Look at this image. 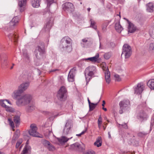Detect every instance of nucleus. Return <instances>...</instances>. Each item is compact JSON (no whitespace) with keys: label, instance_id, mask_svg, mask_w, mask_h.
I'll list each match as a JSON object with an SVG mask.
<instances>
[{"label":"nucleus","instance_id":"obj_59","mask_svg":"<svg viewBox=\"0 0 154 154\" xmlns=\"http://www.w3.org/2000/svg\"><path fill=\"white\" fill-rule=\"evenodd\" d=\"M105 101L104 100H103V103L102 104V106H103V107H104V106H105Z\"/></svg>","mask_w":154,"mask_h":154},{"label":"nucleus","instance_id":"obj_44","mask_svg":"<svg viewBox=\"0 0 154 154\" xmlns=\"http://www.w3.org/2000/svg\"><path fill=\"white\" fill-rule=\"evenodd\" d=\"M147 134V133L144 132H140L138 133V136L140 137H144Z\"/></svg>","mask_w":154,"mask_h":154},{"label":"nucleus","instance_id":"obj_53","mask_svg":"<svg viewBox=\"0 0 154 154\" xmlns=\"http://www.w3.org/2000/svg\"><path fill=\"white\" fill-rule=\"evenodd\" d=\"M88 38H85L82 40V42L83 43H86L88 42Z\"/></svg>","mask_w":154,"mask_h":154},{"label":"nucleus","instance_id":"obj_58","mask_svg":"<svg viewBox=\"0 0 154 154\" xmlns=\"http://www.w3.org/2000/svg\"><path fill=\"white\" fill-rule=\"evenodd\" d=\"M44 114L46 115H50V113H49L48 112H44Z\"/></svg>","mask_w":154,"mask_h":154},{"label":"nucleus","instance_id":"obj_8","mask_svg":"<svg viewBox=\"0 0 154 154\" xmlns=\"http://www.w3.org/2000/svg\"><path fill=\"white\" fill-rule=\"evenodd\" d=\"M76 70V67H73L70 70L67 78L69 82H72L74 81Z\"/></svg>","mask_w":154,"mask_h":154},{"label":"nucleus","instance_id":"obj_4","mask_svg":"<svg viewBox=\"0 0 154 154\" xmlns=\"http://www.w3.org/2000/svg\"><path fill=\"white\" fill-rule=\"evenodd\" d=\"M132 51L131 46L128 44H124L123 47V51L121 56L124 54L125 58H128L130 57Z\"/></svg>","mask_w":154,"mask_h":154},{"label":"nucleus","instance_id":"obj_24","mask_svg":"<svg viewBox=\"0 0 154 154\" xmlns=\"http://www.w3.org/2000/svg\"><path fill=\"white\" fill-rule=\"evenodd\" d=\"M29 85V83L28 82L23 83L19 86V88L23 91L25 90L28 87Z\"/></svg>","mask_w":154,"mask_h":154},{"label":"nucleus","instance_id":"obj_3","mask_svg":"<svg viewBox=\"0 0 154 154\" xmlns=\"http://www.w3.org/2000/svg\"><path fill=\"white\" fill-rule=\"evenodd\" d=\"M32 99V96L29 94H26L21 96L18 99L16 103L19 106H25L29 103Z\"/></svg>","mask_w":154,"mask_h":154},{"label":"nucleus","instance_id":"obj_34","mask_svg":"<svg viewBox=\"0 0 154 154\" xmlns=\"http://www.w3.org/2000/svg\"><path fill=\"white\" fill-rule=\"evenodd\" d=\"M100 101V100H99V102L96 103L94 104L92 103L91 104H90L89 105V111H92L95 108L96 106L97 105L98 103Z\"/></svg>","mask_w":154,"mask_h":154},{"label":"nucleus","instance_id":"obj_35","mask_svg":"<svg viewBox=\"0 0 154 154\" xmlns=\"http://www.w3.org/2000/svg\"><path fill=\"white\" fill-rule=\"evenodd\" d=\"M8 121L9 125L11 127L13 130L14 131V122L12 121V119H8Z\"/></svg>","mask_w":154,"mask_h":154},{"label":"nucleus","instance_id":"obj_23","mask_svg":"<svg viewBox=\"0 0 154 154\" xmlns=\"http://www.w3.org/2000/svg\"><path fill=\"white\" fill-rule=\"evenodd\" d=\"M146 10L149 12H152L154 11V5L151 2H149L146 5Z\"/></svg>","mask_w":154,"mask_h":154},{"label":"nucleus","instance_id":"obj_17","mask_svg":"<svg viewBox=\"0 0 154 154\" xmlns=\"http://www.w3.org/2000/svg\"><path fill=\"white\" fill-rule=\"evenodd\" d=\"M99 57V54L97 53L94 57H91L84 58L82 59V60L85 61L89 60L92 62H96L97 60Z\"/></svg>","mask_w":154,"mask_h":154},{"label":"nucleus","instance_id":"obj_36","mask_svg":"<svg viewBox=\"0 0 154 154\" xmlns=\"http://www.w3.org/2000/svg\"><path fill=\"white\" fill-rule=\"evenodd\" d=\"M6 110L10 112H13L14 111V109L12 107L8 106H7L5 108Z\"/></svg>","mask_w":154,"mask_h":154},{"label":"nucleus","instance_id":"obj_21","mask_svg":"<svg viewBox=\"0 0 154 154\" xmlns=\"http://www.w3.org/2000/svg\"><path fill=\"white\" fill-rule=\"evenodd\" d=\"M7 35L10 39H11L12 40H13L14 42L16 43H17V42L18 36L17 35L14 33H11L9 34H8Z\"/></svg>","mask_w":154,"mask_h":154},{"label":"nucleus","instance_id":"obj_25","mask_svg":"<svg viewBox=\"0 0 154 154\" xmlns=\"http://www.w3.org/2000/svg\"><path fill=\"white\" fill-rule=\"evenodd\" d=\"M102 138L100 137H98L96 139V140L94 143V145L97 147L100 146L102 145Z\"/></svg>","mask_w":154,"mask_h":154},{"label":"nucleus","instance_id":"obj_22","mask_svg":"<svg viewBox=\"0 0 154 154\" xmlns=\"http://www.w3.org/2000/svg\"><path fill=\"white\" fill-rule=\"evenodd\" d=\"M7 102L11 105H12L9 100L7 99H2L0 100V105L2 107L4 108L5 107H6L7 106L6 105V103Z\"/></svg>","mask_w":154,"mask_h":154},{"label":"nucleus","instance_id":"obj_46","mask_svg":"<svg viewBox=\"0 0 154 154\" xmlns=\"http://www.w3.org/2000/svg\"><path fill=\"white\" fill-rule=\"evenodd\" d=\"M47 2V7H49L50 5L53 3L54 0H45Z\"/></svg>","mask_w":154,"mask_h":154},{"label":"nucleus","instance_id":"obj_13","mask_svg":"<svg viewBox=\"0 0 154 154\" xmlns=\"http://www.w3.org/2000/svg\"><path fill=\"white\" fill-rule=\"evenodd\" d=\"M144 88V85L142 83L138 84L137 87L134 88V93L137 94H141L143 91Z\"/></svg>","mask_w":154,"mask_h":154},{"label":"nucleus","instance_id":"obj_30","mask_svg":"<svg viewBox=\"0 0 154 154\" xmlns=\"http://www.w3.org/2000/svg\"><path fill=\"white\" fill-rule=\"evenodd\" d=\"M41 0H32V6L35 8H38L40 5Z\"/></svg>","mask_w":154,"mask_h":154},{"label":"nucleus","instance_id":"obj_47","mask_svg":"<svg viewBox=\"0 0 154 154\" xmlns=\"http://www.w3.org/2000/svg\"><path fill=\"white\" fill-rule=\"evenodd\" d=\"M149 49L154 52V43H151L149 45Z\"/></svg>","mask_w":154,"mask_h":154},{"label":"nucleus","instance_id":"obj_20","mask_svg":"<svg viewBox=\"0 0 154 154\" xmlns=\"http://www.w3.org/2000/svg\"><path fill=\"white\" fill-rule=\"evenodd\" d=\"M18 5L21 8L20 10V11H23V8L26 5V0H18Z\"/></svg>","mask_w":154,"mask_h":154},{"label":"nucleus","instance_id":"obj_55","mask_svg":"<svg viewBox=\"0 0 154 154\" xmlns=\"http://www.w3.org/2000/svg\"><path fill=\"white\" fill-rule=\"evenodd\" d=\"M20 131L18 130H17L14 133V134H16L17 135L19 136L20 135Z\"/></svg>","mask_w":154,"mask_h":154},{"label":"nucleus","instance_id":"obj_54","mask_svg":"<svg viewBox=\"0 0 154 154\" xmlns=\"http://www.w3.org/2000/svg\"><path fill=\"white\" fill-rule=\"evenodd\" d=\"M107 26V25L106 24H105V25H103V26H102V29L103 30H105L106 29V26Z\"/></svg>","mask_w":154,"mask_h":154},{"label":"nucleus","instance_id":"obj_31","mask_svg":"<svg viewBox=\"0 0 154 154\" xmlns=\"http://www.w3.org/2000/svg\"><path fill=\"white\" fill-rule=\"evenodd\" d=\"M120 103H121L122 107L125 108L128 107L130 105L129 101L128 100H124L121 101Z\"/></svg>","mask_w":154,"mask_h":154},{"label":"nucleus","instance_id":"obj_14","mask_svg":"<svg viewBox=\"0 0 154 154\" xmlns=\"http://www.w3.org/2000/svg\"><path fill=\"white\" fill-rule=\"evenodd\" d=\"M53 25V24L52 22L51 21L48 22L44 26L42 30V31L44 32H49Z\"/></svg>","mask_w":154,"mask_h":154},{"label":"nucleus","instance_id":"obj_41","mask_svg":"<svg viewBox=\"0 0 154 154\" xmlns=\"http://www.w3.org/2000/svg\"><path fill=\"white\" fill-rule=\"evenodd\" d=\"M52 133V132L51 130H49V129H47L45 132V136H49Z\"/></svg>","mask_w":154,"mask_h":154},{"label":"nucleus","instance_id":"obj_29","mask_svg":"<svg viewBox=\"0 0 154 154\" xmlns=\"http://www.w3.org/2000/svg\"><path fill=\"white\" fill-rule=\"evenodd\" d=\"M147 85L150 89L154 90V79L149 80L147 83Z\"/></svg>","mask_w":154,"mask_h":154},{"label":"nucleus","instance_id":"obj_28","mask_svg":"<svg viewBox=\"0 0 154 154\" xmlns=\"http://www.w3.org/2000/svg\"><path fill=\"white\" fill-rule=\"evenodd\" d=\"M115 28L117 31L119 33H120L123 29V28L120 25L119 22L116 23Z\"/></svg>","mask_w":154,"mask_h":154},{"label":"nucleus","instance_id":"obj_39","mask_svg":"<svg viewBox=\"0 0 154 154\" xmlns=\"http://www.w3.org/2000/svg\"><path fill=\"white\" fill-rule=\"evenodd\" d=\"M98 128H100L101 127V124L102 123V117L100 115L98 119Z\"/></svg>","mask_w":154,"mask_h":154},{"label":"nucleus","instance_id":"obj_37","mask_svg":"<svg viewBox=\"0 0 154 154\" xmlns=\"http://www.w3.org/2000/svg\"><path fill=\"white\" fill-rule=\"evenodd\" d=\"M23 56L27 59L29 60V55L26 50L25 49L23 50Z\"/></svg>","mask_w":154,"mask_h":154},{"label":"nucleus","instance_id":"obj_18","mask_svg":"<svg viewBox=\"0 0 154 154\" xmlns=\"http://www.w3.org/2000/svg\"><path fill=\"white\" fill-rule=\"evenodd\" d=\"M147 117V114L143 111L140 112L137 116L138 119L142 121L145 119H146Z\"/></svg>","mask_w":154,"mask_h":154},{"label":"nucleus","instance_id":"obj_27","mask_svg":"<svg viewBox=\"0 0 154 154\" xmlns=\"http://www.w3.org/2000/svg\"><path fill=\"white\" fill-rule=\"evenodd\" d=\"M72 137L68 138L65 136H62L61 138L58 139V140L60 143L63 144L67 142L69 139H71Z\"/></svg>","mask_w":154,"mask_h":154},{"label":"nucleus","instance_id":"obj_9","mask_svg":"<svg viewBox=\"0 0 154 154\" xmlns=\"http://www.w3.org/2000/svg\"><path fill=\"white\" fill-rule=\"evenodd\" d=\"M96 72V68L94 66H90L87 68L85 71V76L87 74L89 76L91 77Z\"/></svg>","mask_w":154,"mask_h":154},{"label":"nucleus","instance_id":"obj_2","mask_svg":"<svg viewBox=\"0 0 154 154\" xmlns=\"http://www.w3.org/2000/svg\"><path fill=\"white\" fill-rule=\"evenodd\" d=\"M45 52V48L41 47L40 46L38 45L36 48L35 53L36 59H35L34 62L36 66H39L42 64L41 61L43 58V55L44 54Z\"/></svg>","mask_w":154,"mask_h":154},{"label":"nucleus","instance_id":"obj_7","mask_svg":"<svg viewBox=\"0 0 154 154\" xmlns=\"http://www.w3.org/2000/svg\"><path fill=\"white\" fill-rule=\"evenodd\" d=\"M63 8L64 10L66 12L71 13L74 10V6L73 4L69 2H67L63 5Z\"/></svg>","mask_w":154,"mask_h":154},{"label":"nucleus","instance_id":"obj_43","mask_svg":"<svg viewBox=\"0 0 154 154\" xmlns=\"http://www.w3.org/2000/svg\"><path fill=\"white\" fill-rule=\"evenodd\" d=\"M111 56V53H105L104 55V58L107 60L109 59L110 57Z\"/></svg>","mask_w":154,"mask_h":154},{"label":"nucleus","instance_id":"obj_40","mask_svg":"<svg viewBox=\"0 0 154 154\" xmlns=\"http://www.w3.org/2000/svg\"><path fill=\"white\" fill-rule=\"evenodd\" d=\"M42 144L46 147H47L51 144L50 142L46 140H44L42 141Z\"/></svg>","mask_w":154,"mask_h":154},{"label":"nucleus","instance_id":"obj_19","mask_svg":"<svg viewBox=\"0 0 154 154\" xmlns=\"http://www.w3.org/2000/svg\"><path fill=\"white\" fill-rule=\"evenodd\" d=\"M23 92V91L19 88L18 90L15 91L13 92L12 97L14 99H16L21 95Z\"/></svg>","mask_w":154,"mask_h":154},{"label":"nucleus","instance_id":"obj_48","mask_svg":"<svg viewBox=\"0 0 154 154\" xmlns=\"http://www.w3.org/2000/svg\"><path fill=\"white\" fill-rule=\"evenodd\" d=\"M114 77L116 78V81H119L121 80V79L119 75L117 74H116L115 75Z\"/></svg>","mask_w":154,"mask_h":154},{"label":"nucleus","instance_id":"obj_60","mask_svg":"<svg viewBox=\"0 0 154 154\" xmlns=\"http://www.w3.org/2000/svg\"><path fill=\"white\" fill-rule=\"evenodd\" d=\"M108 137H109V138L111 139V134H110V132H108Z\"/></svg>","mask_w":154,"mask_h":154},{"label":"nucleus","instance_id":"obj_42","mask_svg":"<svg viewBox=\"0 0 154 154\" xmlns=\"http://www.w3.org/2000/svg\"><path fill=\"white\" fill-rule=\"evenodd\" d=\"M47 148L50 151H53L55 149L54 147L51 144L49 145V146H48Z\"/></svg>","mask_w":154,"mask_h":154},{"label":"nucleus","instance_id":"obj_16","mask_svg":"<svg viewBox=\"0 0 154 154\" xmlns=\"http://www.w3.org/2000/svg\"><path fill=\"white\" fill-rule=\"evenodd\" d=\"M105 69L106 70L105 71L104 73L106 81L107 83L109 84L111 81L110 72L107 67H105Z\"/></svg>","mask_w":154,"mask_h":154},{"label":"nucleus","instance_id":"obj_45","mask_svg":"<svg viewBox=\"0 0 154 154\" xmlns=\"http://www.w3.org/2000/svg\"><path fill=\"white\" fill-rule=\"evenodd\" d=\"M119 105L120 106V110H119V113L120 114H122L123 113V109L124 108L122 107V105L121 103H119Z\"/></svg>","mask_w":154,"mask_h":154},{"label":"nucleus","instance_id":"obj_11","mask_svg":"<svg viewBox=\"0 0 154 154\" xmlns=\"http://www.w3.org/2000/svg\"><path fill=\"white\" fill-rule=\"evenodd\" d=\"M19 20L18 17L17 16H16L13 18L8 24V26L10 29H13L14 27L18 24Z\"/></svg>","mask_w":154,"mask_h":154},{"label":"nucleus","instance_id":"obj_61","mask_svg":"<svg viewBox=\"0 0 154 154\" xmlns=\"http://www.w3.org/2000/svg\"><path fill=\"white\" fill-rule=\"evenodd\" d=\"M88 103H89V105L90 104H91L92 103H91L90 100H89V98H88Z\"/></svg>","mask_w":154,"mask_h":154},{"label":"nucleus","instance_id":"obj_51","mask_svg":"<svg viewBox=\"0 0 154 154\" xmlns=\"http://www.w3.org/2000/svg\"><path fill=\"white\" fill-rule=\"evenodd\" d=\"M19 136L16 134H14L13 137V139L14 140H16L18 138Z\"/></svg>","mask_w":154,"mask_h":154},{"label":"nucleus","instance_id":"obj_38","mask_svg":"<svg viewBox=\"0 0 154 154\" xmlns=\"http://www.w3.org/2000/svg\"><path fill=\"white\" fill-rule=\"evenodd\" d=\"M91 27L95 29H97V26L95 25V23L94 21L91 19Z\"/></svg>","mask_w":154,"mask_h":154},{"label":"nucleus","instance_id":"obj_62","mask_svg":"<svg viewBox=\"0 0 154 154\" xmlns=\"http://www.w3.org/2000/svg\"><path fill=\"white\" fill-rule=\"evenodd\" d=\"M102 109L104 111H107V109L106 108L104 107H103L102 108Z\"/></svg>","mask_w":154,"mask_h":154},{"label":"nucleus","instance_id":"obj_10","mask_svg":"<svg viewBox=\"0 0 154 154\" xmlns=\"http://www.w3.org/2000/svg\"><path fill=\"white\" fill-rule=\"evenodd\" d=\"M70 148L71 150H74L79 151H83L85 149V146L82 145H81L78 143H76L72 144Z\"/></svg>","mask_w":154,"mask_h":154},{"label":"nucleus","instance_id":"obj_50","mask_svg":"<svg viewBox=\"0 0 154 154\" xmlns=\"http://www.w3.org/2000/svg\"><path fill=\"white\" fill-rule=\"evenodd\" d=\"M22 143V142L20 140L18 141L17 143H16V148H18L19 146H20V145Z\"/></svg>","mask_w":154,"mask_h":154},{"label":"nucleus","instance_id":"obj_33","mask_svg":"<svg viewBox=\"0 0 154 154\" xmlns=\"http://www.w3.org/2000/svg\"><path fill=\"white\" fill-rule=\"evenodd\" d=\"M35 109V106L33 104L29 105L26 108V110L28 112H30Z\"/></svg>","mask_w":154,"mask_h":154},{"label":"nucleus","instance_id":"obj_57","mask_svg":"<svg viewBox=\"0 0 154 154\" xmlns=\"http://www.w3.org/2000/svg\"><path fill=\"white\" fill-rule=\"evenodd\" d=\"M40 45V46H41V47L43 48H44L45 45H44V44L43 42H41Z\"/></svg>","mask_w":154,"mask_h":154},{"label":"nucleus","instance_id":"obj_64","mask_svg":"<svg viewBox=\"0 0 154 154\" xmlns=\"http://www.w3.org/2000/svg\"><path fill=\"white\" fill-rule=\"evenodd\" d=\"M81 46H82L83 47H85L84 43H81Z\"/></svg>","mask_w":154,"mask_h":154},{"label":"nucleus","instance_id":"obj_5","mask_svg":"<svg viewBox=\"0 0 154 154\" xmlns=\"http://www.w3.org/2000/svg\"><path fill=\"white\" fill-rule=\"evenodd\" d=\"M30 127L31 129L29 131V133L30 135L40 138L43 137L42 135L37 132V128L35 124H32L30 126Z\"/></svg>","mask_w":154,"mask_h":154},{"label":"nucleus","instance_id":"obj_12","mask_svg":"<svg viewBox=\"0 0 154 154\" xmlns=\"http://www.w3.org/2000/svg\"><path fill=\"white\" fill-rule=\"evenodd\" d=\"M124 19H126L127 22L128 24V33H133L136 30V27L134 26L133 23L130 22L129 20L128 19H126L125 18Z\"/></svg>","mask_w":154,"mask_h":154},{"label":"nucleus","instance_id":"obj_1","mask_svg":"<svg viewBox=\"0 0 154 154\" xmlns=\"http://www.w3.org/2000/svg\"><path fill=\"white\" fill-rule=\"evenodd\" d=\"M72 41V39L68 36L64 37L60 41V48L68 52H70L72 50L71 46Z\"/></svg>","mask_w":154,"mask_h":154},{"label":"nucleus","instance_id":"obj_32","mask_svg":"<svg viewBox=\"0 0 154 154\" xmlns=\"http://www.w3.org/2000/svg\"><path fill=\"white\" fill-rule=\"evenodd\" d=\"M14 121L16 124V125L17 126L19 125L20 122V117L19 116H16L14 117Z\"/></svg>","mask_w":154,"mask_h":154},{"label":"nucleus","instance_id":"obj_26","mask_svg":"<svg viewBox=\"0 0 154 154\" xmlns=\"http://www.w3.org/2000/svg\"><path fill=\"white\" fill-rule=\"evenodd\" d=\"M31 147L29 145H25L21 154H27L31 150Z\"/></svg>","mask_w":154,"mask_h":154},{"label":"nucleus","instance_id":"obj_52","mask_svg":"<svg viewBox=\"0 0 154 154\" xmlns=\"http://www.w3.org/2000/svg\"><path fill=\"white\" fill-rule=\"evenodd\" d=\"M86 131L87 129H86L85 131H82L80 134H76V136H81V135L83 134L86 132Z\"/></svg>","mask_w":154,"mask_h":154},{"label":"nucleus","instance_id":"obj_63","mask_svg":"<svg viewBox=\"0 0 154 154\" xmlns=\"http://www.w3.org/2000/svg\"><path fill=\"white\" fill-rule=\"evenodd\" d=\"M29 140H27V141L26 142V145H29Z\"/></svg>","mask_w":154,"mask_h":154},{"label":"nucleus","instance_id":"obj_49","mask_svg":"<svg viewBox=\"0 0 154 154\" xmlns=\"http://www.w3.org/2000/svg\"><path fill=\"white\" fill-rule=\"evenodd\" d=\"M83 154H95V152L93 150L89 151L87 152L84 153Z\"/></svg>","mask_w":154,"mask_h":154},{"label":"nucleus","instance_id":"obj_15","mask_svg":"<svg viewBox=\"0 0 154 154\" xmlns=\"http://www.w3.org/2000/svg\"><path fill=\"white\" fill-rule=\"evenodd\" d=\"M72 127L70 122L68 121L65 125L63 130V133L64 134L66 135L69 133V130Z\"/></svg>","mask_w":154,"mask_h":154},{"label":"nucleus","instance_id":"obj_56","mask_svg":"<svg viewBox=\"0 0 154 154\" xmlns=\"http://www.w3.org/2000/svg\"><path fill=\"white\" fill-rule=\"evenodd\" d=\"M121 125L123 127V128L125 129H127V125L126 124H125L124 125Z\"/></svg>","mask_w":154,"mask_h":154},{"label":"nucleus","instance_id":"obj_6","mask_svg":"<svg viewBox=\"0 0 154 154\" xmlns=\"http://www.w3.org/2000/svg\"><path fill=\"white\" fill-rule=\"evenodd\" d=\"M66 91V89L64 86L61 87L57 94L58 99L60 101L64 100Z\"/></svg>","mask_w":154,"mask_h":154}]
</instances>
